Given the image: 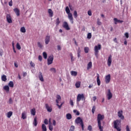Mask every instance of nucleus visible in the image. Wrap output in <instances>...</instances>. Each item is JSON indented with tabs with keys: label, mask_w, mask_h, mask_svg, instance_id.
I'll return each instance as SVG.
<instances>
[{
	"label": "nucleus",
	"mask_w": 131,
	"mask_h": 131,
	"mask_svg": "<svg viewBox=\"0 0 131 131\" xmlns=\"http://www.w3.org/2000/svg\"><path fill=\"white\" fill-rule=\"evenodd\" d=\"M121 123V120H116L114 121V127L117 131H121V128H120V124Z\"/></svg>",
	"instance_id": "f257e3e1"
},
{
	"label": "nucleus",
	"mask_w": 131,
	"mask_h": 131,
	"mask_svg": "<svg viewBox=\"0 0 131 131\" xmlns=\"http://www.w3.org/2000/svg\"><path fill=\"white\" fill-rule=\"evenodd\" d=\"M66 12L67 14H68V17L70 21H71L72 24H73V16H72V13H70V9H69V7H68V6L66 7Z\"/></svg>",
	"instance_id": "f03ea898"
},
{
	"label": "nucleus",
	"mask_w": 131,
	"mask_h": 131,
	"mask_svg": "<svg viewBox=\"0 0 131 131\" xmlns=\"http://www.w3.org/2000/svg\"><path fill=\"white\" fill-rule=\"evenodd\" d=\"M101 45L98 44V46H96L94 47V54L95 55L96 58H98L99 57V51L101 50Z\"/></svg>",
	"instance_id": "7ed1b4c3"
},
{
	"label": "nucleus",
	"mask_w": 131,
	"mask_h": 131,
	"mask_svg": "<svg viewBox=\"0 0 131 131\" xmlns=\"http://www.w3.org/2000/svg\"><path fill=\"white\" fill-rule=\"evenodd\" d=\"M105 118L104 115H101V114H98L97 115V124L98 125H102L101 120H103Z\"/></svg>",
	"instance_id": "20e7f679"
},
{
	"label": "nucleus",
	"mask_w": 131,
	"mask_h": 131,
	"mask_svg": "<svg viewBox=\"0 0 131 131\" xmlns=\"http://www.w3.org/2000/svg\"><path fill=\"white\" fill-rule=\"evenodd\" d=\"M81 100H84V101L85 100V98H84V95L83 94H78L77 95V102H80Z\"/></svg>",
	"instance_id": "39448f33"
},
{
	"label": "nucleus",
	"mask_w": 131,
	"mask_h": 131,
	"mask_svg": "<svg viewBox=\"0 0 131 131\" xmlns=\"http://www.w3.org/2000/svg\"><path fill=\"white\" fill-rule=\"evenodd\" d=\"M53 61H54V56L51 55L49 56L47 60L48 65H51V64H52Z\"/></svg>",
	"instance_id": "423d86ee"
},
{
	"label": "nucleus",
	"mask_w": 131,
	"mask_h": 131,
	"mask_svg": "<svg viewBox=\"0 0 131 131\" xmlns=\"http://www.w3.org/2000/svg\"><path fill=\"white\" fill-rule=\"evenodd\" d=\"M75 123L77 124H80V125H81V124H83V121H82V119L79 117L76 119Z\"/></svg>",
	"instance_id": "0eeeda50"
},
{
	"label": "nucleus",
	"mask_w": 131,
	"mask_h": 131,
	"mask_svg": "<svg viewBox=\"0 0 131 131\" xmlns=\"http://www.w3.org/2000/svg\"><path fill=\"white\" fill-rule=\"evenodd\" d=\"M123 111H122V110L118 112V116L122 120H123V119H124V116H123Z\"/></svg>",
	"instance_id": "6e6552de"
},
{
	"label": "nucleus",
	"mask_w": 131,
	"mask_h": 131,
	"mask_svg": "<svg viewBox=\"0 0 131 131\" xmlns=\"http://www.w3.org/2000/svg\"><path fill=\"white\" fill-rule=\"evenodd\" d=\"M106 96L107 97V100H111V99H112V97H113V95L111 93V91L110 90V89H108L107 94Z\"/></svg>",
	"instance_id": "1a4fd4ad"
},
{
	"label": "nucleus",
	"mask_w": 131,
	"mask_h": 131,
	"mask_svg": "<svg viewBox=\"0 0 131 131\" xmlns=\"http://www.w3.org/2000/svg\"><path fill=\"white\" fill-rule=\"evenodd\" d=\"M112 63V55H110L107 60V66H108V67H110V66H111Z\"/></svg>",
	"instance_id": "9d476101"
},
{
	"label": "nucleus",
	"mask_w": 131,
	"mask_h": 131,
	"mask_svg": "<svg viewBox=\"0 0 131 131\" xmlns=\"http://www.w3.org/2000/svg\"><path fill=\"white\" fill-rule=\"evenodd\" d=\"M105 79L106 83H109V82H110V80H111V75L108 74L105 76Z\"/></svg>",
	"instance_id": "9b49d317"
},
{
	"label": "nucleus",
	"mask_w": 131,
	"mask_h": 131,
	"mask_svg": "<svg viewBox=\"0 0 131 131\" xmlns=\"http://www.w3.org/2000/svg\"><path fill=\"white\" fill-rule=\"evenodd\" d=\"M62 26L63 28H65L66 30H70V28L69 27V26L68 25V23H67V21H64L63 23Z\"/></svg>",
	"instance_id": "f8f14e48"
},
{
	"label": "nucleus",
	"mask_w": 131,
	"mask_h": 131,
	"mask_svg": "<svg viewBox=\"0 0 131 131\" xmlns=\"http://www.w3.org/2000/svg\"><path fill=\"white\" fill-rule=\"evenodd\" d=\"M6 19L7 22L9 23H12L13 21L12 20V18L11 17V15L10 14H7Z\"/></svg>",
	"instance_id": "ddd939ff"
},
{
	"label": "nucleus",
	"mask_w": 131,
	"mask_h": 131,
	"mask_svg": "<svg viewBox=\"0 0 131 131\" xmlns=\"http://www.w3.org/2000/svg\"><path fill=\"white\" fill-rule=\"evenodd\" d=\"M38 78L40 81H45V80L43 79V76H42V73H41V72H39Z\"/></svg>",
	"instance_id": "4468645a"
},
{
	"label": "nucleus",
	"mask_w": 131,
	"mask_h": 131,
	"mask_svg": "<svg viewBox=\"0 0 131 131\" xmlns=\"http://www.w3.org/2000/svg\"><path fill=\"white\" fill-rule=\"evenodd\" d=\"M13 11L14 13H15L17 17H19V16H20V10H19V9H18L17 8H15L13 9Z\"/></svg>",
	"instance_id": "2eb2a0df"
},
{
	"label": "nucleus",
	"mask_w": 131,
	"mask_h": 131,
	"mask_svg": "<svg viewBox=\"0 0 131 131\" xmlns=\"http://www.w3.org/2000/svg\"><path fill=\"white\" fill-rule=\"evenodd\" d=\"M45 106H46V108L47 109V111H48V112H52V107L50 106L49 105V104H47V103H46V104H45Z\"/></svg>",
	"instance_id": "dca6fc26"
},
{
	"label": "nucleus",
	"mask_w": 131,
	"mask_h": 131,
	"mask_svg": "<svg viewBox=\"0 0 131 131\" xmlns=\"http://www.w3.org/2000/svg\"><path fill=\"white\" fill-rule=\"evenodd\" d=\"M97 82L98 85H101V81L100 80V75L99 74H97Z\"/></svg>",
	"instance_id": "f3484780"
},
{
	"label": "nucleus",
	"mask_w": 131,
	"mask_h": 131,
	"mask_svg": "<svg viewBox=\"0 0 131 131\" xmlns=\"http://www.w3.org/2000/svg\"><path fill=\"white\" fill-rule=\"evenodd\" d=\"M114 20L115 22V24H117V23H123V20H121L119 19H118L117 18H114Z\"/></svg>",
	"instance_id": "a211bd4d"
},
{
	"label": "nucleus",
	"mask_w": 131,
	"mask_h": 131,
	"mask_svg": "<svg viewBox=\"0 0 131 131\" xmlns=\"http://www.w3.org/2000/svg\"><path fill=\"white\" fill-rule=\"evenodd\" d=\"M51 37L50 36H47L45 38V43L46 45H49V42H50V38Z\"/></svg>",
	"instance_id": "6ab92c4d"
},
{
	"label": "nucleus",
	"mask_w": 131,
	"mask_h": 131,
	"mask_svg": "<svg viewBox=\"0 0 131 131\" xmlns=\"http://www.w3.org/2000/svg\"><path fill=\"white\" fill-rule=\"evenodd\" d=\"M3 89L5 91H6V93H9V92H10V87L9 85L4 86Z\"/></svg>",
	"instance_id": "aec40b11"
},
{
	"label": "nucleus",
	"mask_w": 131,
	"mask_h": 131,
	"mask_svg": "<svg viewBox=\"0 0 131 131\" xmlns=\"http://www.w3.org/2000/svg\"><path fill=\"white\" fill-rule=\"evenodd\" d=\"M21 118H23V119H26L27 118V116H26V113L25 112V111L22 113Z\"/></svg>",
	"instance_id": "412c9836"
},
{
	"label": "nucleus",
	"mask_w": 131,
	"mask_h": 131,
	"mask_svg": "<svg viewBox=\"0 0 131 131\" xmlns=\"http://www.w3.org/2000/svg\"><path fill=\"white\" fill-rule=\"evenodd\" d=\"M30 112H31V115H33V116H34V115H35V113H36L35 108H33L31 109Z\"/></svg>",
	"instance_id": "4be33fe9"
},
{
	"label": "nucleus",
	"mask_w": 131,
	"mask_h": 131,
	"mask_svg": "<svg viewBox=\"0 0 131 131\" xmlns=\"http://www.w3.org/2000/svg\"><path fill=\"white\" fill-rule=\"evenodd\" d=\"M66 118H67V119H68L69 120L71 119L72 118V115H71V114H70V113L67 114Z\"/></svg>",
	"instance_id": "5701e85b"
},
{
	"label": "nucleus",
	"mask_w": 131,
	"mask_h": 131,
	"mask_svg": "<svg viewBox=\"0 0 131 131\" xmlns=\"http://www.w3.org/2000/svg\"><path fill=\"white\" fill-rule=\"evenodd\" d=\"M56 102L57 103L56 105L58 106L59 109H61V108H62V106L63 105V103H61L60 105H59V100H56Z\"/></svg>",
	"instance_id": "b1692460"
},
{
	"label": "nucleus",
	"mask_w": 131,
	"mask_h": 131,
	"mask_svg": "<svg viewBox=\"0 0 131 131\" xmlns=\"http://www.w3.org/2000/svg\"><path fill=\"white\" fill-rule=\"evenodd\" d=\"M33 124L35 126H37V117H35V118L34 119V121H33Z\"/></svg>",
	"instance_id": "393cba45"
},
{
	"label": "nucleus",
	"mask_w": 131,
	"mask_h": 131,
	"mask_svg": "<svg viewBox=\"0 0 131 131\" xmlns=\"http://www.w3.org/2000/svg\"><path fill=\"white\" fill-rule=\"evenodd\" d=\"M48 13L50 17H53V15H54V13L53 12V11L52 10V9H49L48 10Z\"/></svg>",
	"instance_id": "a878e982"
},
{
	"label": "nucleus",
	"mask_w": 131,
	"mask_h": 131,
	"mask_svg": "<svg viewBox=\"0 0 131 131\" xmlns=\"http://www.w3.org/2000/svg\"><path fill=\"white\" fill-rule=\"evenodd\" d=\"M71 74L72 76H76L77 75V72L72 71L71 72Z\"/></svg>",
	"instance_id": "bb28decb"
},
{
	"label": "nucleus",
	"mask_w": 131,
	"mask_h": 131,
	"mask_svg": "<svg viewBox=\"0 0 131 131\" xmlns=\"http://www.w3.org/2000/svg\"><path fill=\"white\" fill-rule=\"evenodd\" d=\"M42 131H47V126L45 124H42L41 126Z\"/></svg>",
	"instance_id": "cd10ccee"
},
{
	"label": "nucleus",
	"mask_w": 131,
	"mask_h": 131,
	"mask_svg": "<svg viewBox=\"0 0 131 131\" xmlns=\"http://www.w3.org/2000/svg\"><path fill=\"white\" fill-rule=\"evenodd\" d=\"M92 62L90 61L88 64V66H87L88 70H89V69H91V68H92Z\"/></svg>",
	"instance_id": "c85d7f7f"
},
{
	"label": "nucleus",
	"mask_w": 131,
	"mask_h": 131,
	"mask_svg": "<svg viewBox=\"0 0 131 131\" xmlns=\"http://www.w3.org/2000/svg\"><path fill=\"white\" fill-rule=\"evenodd\" d=\"M13 115V112H9L7 113V117L8 118H11V117Z\"/></svg>",
	"instance_id": "c756f323"
},
{
	"label": "nucleus",
	"mask_w": 131,
	"mask_h": 131,
	"mask_svg": "<svg viewBox=\"0 0 131 131\" xmlns=\"http://www.w3.org/2000/svg\"><path fill=\"white\" fill-rule=\"evenodd\" d=\"M2 81H7V76L3 75L2 76Z\"/></svg>",
	"instance_id": "7c9ffc66"
},
{
	"label": "nucleus",
	"mask_w": 131,
	"mask_h": 131,
	"mask_svg": "<svg viewBox=\"0 0 131 131\" xmlns=\"http://www.w3.org/2000/svg\"><path fill=\"white\" fill-rule=\"evenodd\" d=\"M8 85L10 88H14V82H13L12 81H10L8 83Z\"/></svg>",
	"instance_id": "2f4dec72"
},
{
	"label": "nucleus",
	"mask_w": 131,
	"mask_h": 131,
	"mask_svg": "<svg viewBox=\"0 0 131 131\" xmlns=\"http://www.w3.org/2000/svg\"><path fill=\"white\" fill-rule=\"evenodd\" d=\"M20 32H22L23 33H25V32H26V29H25V27H23L20 28Z\"/></svg>",
	"instance_id": "473e14b6"
},
{
	"label": "nucleus",
	"mask_w": 131,
	"mask_h": 131,
	"mask_svg": "<svg viewBox=\"0 0 131 131\" xmlns=\"http://www.w3.org/2000/svg\"><path fill=\"white\" fill-rule=\"evenodd\" d=\"M75 86L76 88H77V89H78V88H80V82L78 81L76 82Z\"/></svg>",
	"instance_id": "72a5a7b5"
},
{
	"label": "nucleus",
	"mask_w": 131,
	"mask_h": 131,
	"mask_svg": "<svg viewBox=\"0 0 131 131\" xmlns=\"http://www.w3.org/2000/svg\"><path fill=\"white\" fill-rule=\"evenodd\" d=\"M60 23H61V21H60V19L59 18H57L56 20V26H58L59 24H60Z\"/></svg>",
	"instance_id": "f704fd0d"
},
{
	"label": "nucleus",
	"mask_w": 131,
	"mask_h": 131,
	"mask_svg": "<svg viewBox=\"0 0 131 131\" xmlns=\"http://www.w3.org/2000/svg\"><path fill=\"white\" fill-rule=\"evenodd\" d=\"M84 50L85 54H88L90 51V48H89V47H85Z\"/></svg>",
	"instance_id": "c9c22d12"
},
{
	"label": "nucleus",
	"mask_w": 131,
	"mask_h": 131,
	"mask_svg": "<svg viewBox=\"0 0 131 131\" xmlns=\"http://www.w3.org/2000/svg\"><path fill=\"white\" fill-rule=\"evenodd\" d=\"M42 55L44 59H47L48 58V54L46 52H43Z\"/></svg>",
	"instance_id": "e433bc0d"
},
{
	"label": "nucleus",
	"mask_w": 131,
	"mask_h": 131,
	"mask_svg": "<svg viewBox=\"0 0 131 131\" xmlns=\"http://www.w3.org/2000/svg\"><path fill=\"white\" fill-rule=\"evenodd\" d=\"M50 71H51V72H54V73H56V69L55 68H52L50 69Z\"/></svg>",
	"instance_id": "4c0bfd02"
},
{
	"label": "nucleus",
	"mask_w": 131,
	"mask_h": 131,
	"mask_svg": "<svg viewBox=\"0 0 131 131\" xmlns=\"http://www.w3.org/2000/svg\"><path fill=\"white\" fill-rule=\"evenodd\" d=\"M74 113H76V115H79V114H80V113H79V112H78V111L76 110H74L73 111Z\"/></svg>",
	"instance_id": "58836bf2"
},
{
	"label": "nucleus",
	"mask_w": 131,
	"mask_h": 131,
	"mask_svg": "<svg viewBox=\"0 0 131 131\" xmlns=\"http://www.w3.org/2000/svg\"><path fill=\"white\" fill-rule=\"evenodd\" d=\"M74 17L75 18H77V11L76 10L74 11Z\"/></svg>",
	"instance_id": "ea45409f"
},
{
	"label": "nucleus",
	"mask_w": 131,
	"mask_h": 131,
	"mask_svg": "<svg viewBox=\"0 0 131 131\" xmlns=\"http://www.w3.org/2000/svg\"><path fill=\"white\" fill-rule=\"evenodd\" d=\"M87 38L91 39L92 38V33H89L87 35Z\"/></svg>",
	"instance_id": "a19ab883"
},
{
	"label": "nucleus",
	"mask_w": 131,
	"mask_h": 131,
	"mask_svg": "<svg viewBox=\"0 0 131 131\" xmlns=\"http://www.w3.org/2000/svg\"><path fill=\"white\" fill-rule=\"evenodd\" d=\"M70 56L71 57V61L73 62V61H74V57H73V55L71 53H70Z\"/></svg>",
	"instance_id": "79ce46f5"
},
{
	"label": "nucleus",
	"mask_w": 131,
	"mask_h": 131,
	"mask_svg": "<svg viewBox=\"0 0 131 131\" xmlns=\"http://www.w3.org/2000/svg\"><path fill=\"white\" fill-rule=\"evenodd\" d=\"M74 129H75V127L73 125H72L70 128L69 131H74Z\"/></svg>",
	"instance_id": "37998d69"
},
{
	"label": "nucleus",
	"mask_w": 131,
	"mask_h": 131,
	"mask_svg": "<svg viewBox=\"0 0 131 131\" xmlns=\"http://www.w3.org/2000/svg\"><path fill=\"white\" fill-rule=\"evenodd\" d=\"M16 47L17 50H20L21 49V46H20V44L18 42L17 43Z\"/></svg>",
	"instance_id": "c03bdc74"
},
{
	"label": "nucleus",
	"mask_w": 131,
	"mask_h": 131,
	"mask_svg": "<svg viewBox=\"0 0 131 131\" xmlns=\"http://www.w3.org/2000/svg\"><path fill=\"white\" fill-rule=\"evenodd\" d=\"M98 128H99L100 131H103V129L104 128V127L102 126V125H98Z\"/></svg>",
	"instance_id": "a18cd8bd"
},
{
	"label": "nucleus",
	"mask_w": 131,
	"mask_h": 131,
	"mask_svg": "<svg viewBox=\"0 0 131 131\" xmlns=\"http://www.w3.org/2000/svg\"><path fill=\"white\" fill-rule=\"evenodd\" d=\"M49 128L50 130H51V131L53 130V126L52 125V124H51L50 123L49 125Z\"/></svg>",
	"instance_id": "49530a36"
},
{
	"label": "nucleus",
	"mask_w": 131,
	"mask_h": 131,
	"mask_svg": "<svg viewBox=\"0 0 131 131\" xmlns=\"http://www.w3.org/2000/svg\"><path fill=\"white\" fill-rule=\"evenodd\" d=\"M88 130L90 131L93 130V127H92V125H89L88 127Z\"/></svg>",
	"instance_id": "de8ad7c7"
},
{
	"label": "nucleus",
	"mask_w": 131,
	"mask_h": 131,
	"mask_svg": "<svg viewBox=\"0 0 131 131\" xmlns=\"http://www.w3.org/2000/svg\"><path fill=\"white\" fill-rule=\"evenodd\" d=\"M70 104L71 106H74V103H73V100L72 99H70Z\"/></svg>",
	"instance_id": "09e8293b"
},
{
	"label": "nucleus",
	"mask_w": 131,
	"mask_h": 131,
	"mask_svg": "<svg viewBox=\"0 0 131 131\" xmlns=\"http://www.w3.org/2000/svg\"><path fill=\"white\" fill-rule=\"evenodd\" d=\"M56 100H57V101H61V96L59 95H57L56 97Z\"/></svg>",
	"instance_id": "8fccbe9b"
},
{
	"label": "nucleus",
	"mask_w": 131,
	"mask_h": 131,
	"mask_svg": "<svg viewBox=\"0 0 131 131\" xmlns=\"http://www.w3.org/2000/svg\"><path fill=\"white\" fill-rule=\"evenodd\" d=\"M95 110H96V106H93L92 110V112L93 113V114H95Z\"/></svg>",
	"instance_id": "3c124183"
},
{
	"label": "nucleus",
	"mask_w": 131,
	"mask_h": 131,
	"mask_svg": "<svg viewBox=\"0 0 131 131\" xmlns=\"http://www.w3.org/2000/svg\"><path fill=\"white\" fill-rule=\"evenodd\" d=\"M37 45H38V47L39 48H40V49H41V48H42V45H41V43H40V42H38Z\"/></svg>",
	"instance_id": "603ef678"
},
{
	"label": "nucleus",
	"mask_w": 131,
	"mask_h": 131,
	"mask_svg": "<svg viewBox=\"0 0 131 131\" xmlns=\"http://www.w3.org/2000/svg\"><path fill=\"white\" fill-rule=\"evenodd\" d=\"M124 35L126 37V38H128V37H129V35L128 34V33L126 32L124 34Z\"/></svg>",
	"instance_id": "864d4df0"
},
{
	"label": "nucleus",
	"mask_w": 131,
	"mask_h": 131,
	"mask_svg": "<svg viewBox=\"0 0 131 131\" xmlns=\"http://www.w3.org/2000/svg\"><path fill=\"white\" fill-rule=\"evenodd\" d=\"M44 123L45 124H49V120L47 119H45L44 121Z\"/></svg>",
	"instance_id": "5fc2aeb1"
},
{
	"label": "nucleus",
	"mask_w": 131,
	"mask_h": 131,
	"mask_svg": "<svg viewBox=\"0 0 131 131\" xmlns=\"http://www.w3.org/2000/svg\"><path fill=\"white\" fill-rule=\"evenodd\" d=\"M30 64L31 67H34V66H35V64L33 62H32V61H30Z\"/></svg>",
	"instance_id": "6e6d98bb"
},
{
	"label": "nucleus",
	"mask_w": 131,
	"mask_h": 131,
	"mask_svg": "<svg viewBox=\"0 0 131 131\" xmlns=\"http://www.w3.org/2000/svg\"><path fill=\"white\" fill-rule=\"evenodd\" d=\"M97 24L98 25H101L102 24V23H101V21H100L99 18H97Z\"/></svg>",
	"instance_id": "4d7b16f0"
},
{
	"label": "nucleus",
	"mask_w": 131,
	"mask_h": 131,
	"mask_svg": "<svg viewBox=\"0 0 131 131\" xmlns=\"http://www.w3.org/2000/svg\"><path fill=\"white\" fill-rule=\"evenodd\" d=\"M9 6L10 7H12L13 6V1H12V0L9 2Z\"/></svg>",
	"instance_id": "13d9d810"
},
{
	"label": "nucleus",
	"mask_w": 131,
	"mask_h": 131,
	"mask_svg": "<svg viewBox=\"0 0 131 131\" xmlns=\"http://www.w3.org/2000/svg\"><path fill=\"white\" fill-rule=\"evenodd\" d=\"M69 7L71 11H73V10H74V8L72 7V5H69Z\"/></svg>",
	"instance_id": "bf43d9fd"
},
{
	"label": "nucleus",
	"mask_w": 131,
	"mask_h": 131,
	"mask_svg": "<svg viewBox=\"0 0 131 131\" xmlns=\"http://www.w3.org/2000/svg\"><path fill=\"white\" fill-rule=\"evenodd\" d=\"M126 131H130V129H129V126H128V125H126Z\"/></svg>",
	"instance_id": "052dcab7"
},
{
	"label": "nucleus",
	"mask_w": 131,
	"mask_h": 131,
	"mask_svg": "<svg viewBox=\"0 0 131 131\" xmlns=\"http://www.w3.org/2000/svg\"><path fill=\"white\" fill-rule=\"evenodd\" d=\"M88 14L89 15V16H92V11L89 10L88 11Z\"/></svg>",
	"instance_id": "680f3d73"
},
{
	"label": "nucleus",
	"mask_w": 131,
	"mask_h": 131,
	"mask_svg": "<svg viewBox=\"0 0 131 131\" xmlns=\"http://www.w3.org/2000/svg\"><path fill=\"white\" fill-rule=\"evenodd\" d=\"M38 60L39 61H42V57L41 55H39V56H38Z\"/></svg>",
	"instance_id": "e2e57ef3"
},
{
	"label": "nucleus",
	"mask_w": 131,
	"mask_h": 131,
	"mask_svg": "<svg viewBox=\"0 0 131 131\" xmlns=\"http://www.w3.org/2000/svg\"><path fill=\"white\" fill-rule=\"evenodd\" d=\"M81 52V50H80V48H78L77 50V54H80Z\"/></svg>",
	"instance_id": "0e129e2a"
},
{
	"label": "nucleus",
	"mask_w": 131,
	"mask_h": 131,
	"mask_svg": "<svg viewBox=\"0 0 131 131\" xmlns=\"http://www.w3.org/2000/svg\"><path fill=\"white\" fill-rule=\"evenodd\" d=\"M57 50L58 51H61V46L60 45L57 46Z\"/></svg>",
	"instance_id": "69168bd1"
},
{
	"label": "nucleus",
	"mask_w": 131,
	"mask_h": 131,
	"mask_svg": "<svg viewBox=\"0 0 131 131\" xmlns=\"http://www.w3.org/2000/svg\"><path fill=\"white\" fill-rule=\"evenodd\" d=\"M3 50L2 49H0V56H1V57L3 56Z\"/></svg>",
	"instance_id": "338daca9"
},
{
	"label": "nucleus",
	"mask_w": 131,
	"mask_h": 131,
	"mask_svg": "<svg viewBox=\"0 0 131 131\" xmlns=\"http://www.w3.org/2000/svg\"><path fill=\"white\" fill-rule=\"evenodd\" d=\"M53 125H54V126H55L56 125V120H53Z\"/></svg>",
	"instance_id": "774afa93"
}]
</instances>
